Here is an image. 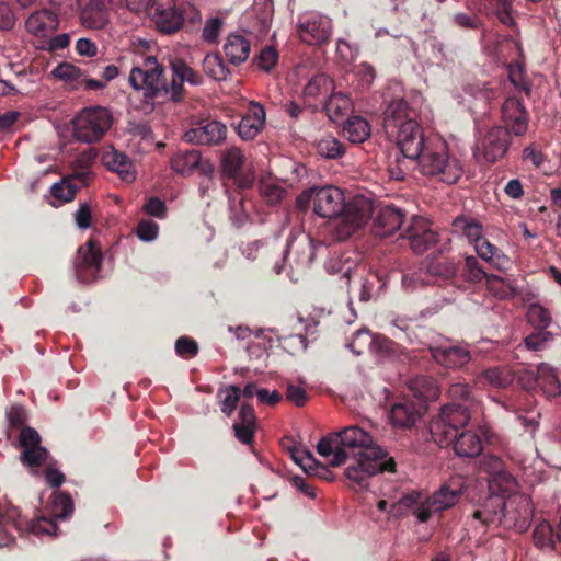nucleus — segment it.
<instances>
[{"instance_id": "f257e3e1", "label": "nucleus", "mask_w": 561, "mask_h": 561, "mask_svg": "<svg viewBox=\"0 0 561 561\" xmlns=\"http://www.w3.org/2000/svg\"><path fill=\"white\" fill-rule=\"evenodd\" d=\"M184 82L201 85L203 77L180 58L169 59L164 66L153 56L142 57L134 65L129 75L130 85L142 91L145 101L181 102L185 95Z\"/></svg>"}, {"instance_id": "f03ea898", "label": "nucleus", "mask_w": 561, "mask_h": 561, "mask_svg": "<svg viewBox=\"0 0 561 561\" xmlns=\"http://www.w3.org/2000/svg\"><path fill=\"white\" fill-rule=\"evenodd\" d=\"M374 204L357 195L345 203L343 192L336 186L314 187V214L335 220L339 240H346L362 228L373 216Z\"/></svg>"}, {"instance_id": "7ed1b4c3", "label": "nucleus", "mask_w": 561, "mask_h": 561, "mask_svg": "<svg viewBox=\"0 0 561 561\" xmlns=\"http://www.w3.org/2000/svg\"><path fill=\"white\" fill-rule=\"evenodd\" d=\"M471 419L468 407L448 403L430 423L433 440L440 447L453 445L459 457L474 458L483 450L481 437L473 431H461Z\"/></svg>"}, {"instance_id": "20e7f679", "label": "nucleus", "mask_w": 561, "mask_h": 561, "mask_svg": "<svg viewBox=\"0 0 561 561\" xmlns=\"http://www.w3.org/2000/svg\"><path fill=\"white\" fill-rule=\"evenodd\" d=\"M317 451L322 457H332L329 460L332 467L345 463L348 458L365 456L377 459L388 456L385 449L374 444L370 434L357 425L323 436L317 445Z\"/></svg>"}, {"instance_id": "39448f33", "label": "nucleus", "mask_w": 561, "mask_h": 561, "mask_svg": "<svg viewBox=\"0 0 561 561\" xmlns=\"http://www.w3.org/2000/svg\"><path fill=\"white\" fill-rule=\"evenodd\" d=\"M415 159L423 175L438 178L447 184H455L462 176L461 162L449 156L446 144L440 140L427 139Z\"/></svg>"}, {"instance_id": "423d86ee", "label": "nucleus", "mask_w": 561, "mask_h": 561, "mask_svg": "<svg viewBox=\"0 0 561 561\" xmlns=\"http://www.w3.org/2000/svg\"><path fill=\"white\" fill-rule=\"evenodd\" d=\"M73 137L81 142L100 141L113 125L107 107L95 105L82 108L72 119Z\"/></svg>"}, {"instance_id": "0eeeda50", "label": "nucleus", "mask_w": 561, "mask_h": 561, "mask_svg": "<svg viewBox=\"0 0 561 561\" xmlns=\"http://www.w3.org/2000/svg\"><path fill=\"white\" fill-rule=\"evenodd\" d=\"M332 22L328 16L311 12L299 19L297 33L308 45H322L329 42Z\"/></svg>"}, {"instance_id": "6e6552de", "label": "nucleus", "mask_w": 561, "mask_h": 561, "mask_svg": "<svg viewBox=\"0 0 561 561\" xmlns=\"http://www.w3.org/2000/svg\"><path fill=\"white\" fill-rule=\"evenodd\" d=\"M102 253L98 242L89 239L78 249L75 260V272L79 282L89 283L94 279L101 270Z\"/></svg>"}, {"instance_id": "1a4fd4ad", "label": "nucleus", "mask_w": 561, "mask_h": 561, "mask_svg": "<svg viewBox=\"0 0 561 561\" xmlns=\"http://www.w3.org/2000/svg\"><path fill=\"white\" fill-rule=\"evenodd\" d=\"M387 135L396 138L402 156L410 159H415V157L420 156L421 149L427 142L422 127L415 119H408L402 127L394 128V130L387 133Z\"/></svg>"}, {"instance_id": "9d476101", "label": "nucleus", "mask_w": 561, "mask_h": 561, "mask_svg": "<svg viewBox=\"0 0 561 561\" xmlns=\"http://www.w3.org/2000/svg\"><path fill=\"white\" fill-rule=\"evenodd\" d=\"M355 463L350 465L345 469V477L362 485L365 480L379 472H394L396 471V461L392 457L389 458H377L371 457H357L354 458Z\"/></svg>"}, {"instance_id": "9b49d317", "label": "nucleus", "mask_w": 561, "mask_h": 561, "mask_svg": "<svg viewBox=\"0 0 561 561\" xmlns=\"http://www.w3.org/2000/svg\"><path fill=\"white\" fill-rule=\"evenodd\" d=\"M510 145V129L496 125L491 127L481 138L480 150L486 162L495 163L505 157Z\"/></svg>"}, {"instance_id": "f8f14e48", "label": "nucleus", "mask_w": 561, "mask_h": 561, "mask_svg": "<svg viewBox=\"0 0 561 561\" xmlns=\"http://www.w3.org/2000/svg\"><path fill=\"white\" fill-rule=\"evenodd\" d=\"M502 119L505 128L515 136H524L529 126V113L522 99L508 96L502 104Z\"/></svg>"}, {"instance_id": "ddd939ff", "label": "nucleus", "mask_w": 561, "mask_h": 561, "mask_svg": "<svg viewBox=\"0 0 561 561\" xmlns=\"http://www.w3.org/2000/svg\"><path fill=\"white\" fill-rule=\"evenodd\" d=\"M171 167L174 172L181 175H191L195 170L208 179L213 178L215 168L209 160H202L198 150L178 151L171 159Z\"/></svg>"}, {"instance_id": "4468645a", "label": "nucleus", "mask_w": 561, "mask_h": 561, "mask_svg": "<svg viewBox=\"0 0 561 561\" xmlns=\"http://www.w3.org/2000/svg\"><path fill=\"white\" fill-rule=\"evenodd\" d=\"M151 10L152 21L159 32L173 34L182 27L184 19L175 5V0H156Z\"/></svg>"}, {"instance_id": "2eb2a0df", "label": "nucleus", "mask_w": 561, "mask_h": 561, "mask_svg": "<svg viewBox=\"0 0 561 561\" xmlns=\"http://www.w3.org/2000/svg\"><path fill=\"white\" fill-rule=\"evenodd\" d=\"M402 237L410 241V247L415 253H424L437 242V233L430 227V222L423 217H413Z\"/></svg>"}, {"instance_id": "dca6fc26", "label": "nucleus", "mask_w": 561, "mask_h": 561, "mask_svg": "<svg viewBox=\"0 0 561 561\" xmlns=\"http://www.w3.org/2000/svg\"><path fill=\"white\" fill-rule=\"evenodd\" d=\"M227 136V127L219 121H208L187 130L183 138L186 142L198 146L220 145Z\"/></svg>"}, {"instance_id": "f3484780", "label": "nucleus", "mask_w": 561, "mask_h": 561, "mask_svg": "<svg viewBox=\"0 0 561 561\" xmlns=\"http://www.w3.org/2000/svg\"><path fill=\"white\" fill-rule=\"evenodd\" d=\"M407 213L393 205L382 206L374 220L373 233L379 238H386L398 231L405 221Z\"/></svg>"}, {"instance_id": "a211bd4d", "label": "nucleus", "mask_w": 561, "mask_h": 561, "mask_svg": "<svg viewBox=\"0 0 561 561\" xmlns=\"http://www.w3.org/2000/svg\"><path fill=\"white\" fill-rule=\"evenodd\" d=\"M91 179L92 173L89 170L77 171L70 176L62 179L60 182L55 183L50 188V194L60 204L70 202L75 198L80 187L76 182H79L81 186H87Z\"/></svg>"}, {"instance_id": "6ab92c4d", "label": "nucleus", "mask_w": 561, "mask_h": 561, "mask_svg": "<svg viewBox=\"0 0 561 561\" xmlns=\"http://www.w3.org/2000/svg\"><path fill=\"white\" fill-rule=\"evenodd\" d=\"M58 26V16L49 9L36 10L25 21L26 31L36 37H49Z\"/></svg>"}, {"instance_id": "aec40b11", "label": "nucleus", "mask_w": 561, "mask_h": 561, "mask_svg": "<svg viewBox=\"0 0 561 561\" xmlns=\"http://www.w3.org/2000/svg\"><path fill=\"white\" fill-rule=\"evenodd\" d=\"M79 18L81 24L90 30H102L110 22V11L103 0H89L80 4Z\"/></svg>"}, {"instance_id": "412c9836", "label": "nucleus", "mask_w": 561, "mask_h": 561, "mask_svg": "<svg viewBox=\"0 0 561 561\" xmlns=\"http://www.w3.org/2000/svg\"><path fill=\"white\" fill-rule=\"evenodd\" d=\"M323 248V244H316L309 236H305L287 244L285 260H290V256L295 255V263L297 267L306 268L313 262L317 250Z\"/></svg>"}, {"instance_id": "4be33fe9", "label": "nucleus", "mask_w": 561, "mask_h": 561, "mask_svg": "<svg viewBox=\"0 0 561 561\" xmlns=\"http://www.w3.org/2000/svg\"><path fill=\"white\" fill-rule=\"evenodd\" d=\"M434 360L448 369L462 368L471 360V353L462 346H436L430 347Z\"/></svg>"}, {"instance_id": "5701e85b", "label": "nucleus", "mask_w": 561, "mask_h": 561, "mask_svg": "<svg viewBox=\"0 0 561 561\" xmlns=\"http://www.w3.org/2000/svg\"><path fill=\"white\" fill-rule=\"evenodd\" d=\"M425 412L424 403H415L405 399L393 404L390 420L396 427L411 428Z\"/></svg>"}, {"instance_id": "b1692460", "label": "nucleus", "mask_w": 561, "mask_h": 561, "mask_svg": "<svg viewBox=\"0 0 561 561\" xmlns=\"http://www.w3.org/2000/svg\"><path fill=\"white\" fill-rule=\"evenodd\" d=\"M489 490L491 492V501L495 502L496 507L505 510L504 497L511 495L516 491L517 481L515 477L508 471L507 467L493 476L488 478Z\"/></svg>"}, {"instance_id": "393cba45", "label": "nucleus", "mask_w": 561, "mask_h": 561, "mask_svg": "<svg viewBox=\"0 0 561 561\" xmlns=\"http://www.w3.org/2000/svg\"><path fill=\"white\" fill-rule=\"evenodd\" d=\"M102 163L104 167L118 174L125 182H133L136 179V171L131 159L122 151L111 148L103 152Z\"/></svg>"}, {"instance_id": "a878e982", "label": "nucleus", "mask_w": 561, "mask_h": 561, "mask_svg": "<svg viewBox=\"0 0 561 561\" xmlns=\"http://www.w3.org/2000/svg\"><path fill=\"white\" fill-rule=\"evenodd\" d=\"M265 124V110L259 103H250L245 115L238 125V133L244 140L254 139Z\"/></svg>"}, {"instance_id": "bb28decb", "label": "nucleus", "mask_w": 561, "mask_h": 561, "mask_svg": "<svg viewBox=\"0 0 561 561\" xmlns=\"http://www.w3.org/2000/svg\"><path fill=\"white\" fill-rule=\"evenodd\" d=\"M423 268L435 282L453 280L456 284L460 265L451 259H432L424 263Z\"/></svg>"}, {"instance_id": "cd10ccee", "label": "nucleus", "mask_w": 561, "mask_h": 561, "mask_svg": "<svg viewBox=\"0 0 561 561\" xmlns=\"http://www.w3.org/2000/svg\"><path fill=\"white\" fill-rule=\"evenodd\" d=\"M222 50L231 65L239 66L249 58L251 43L244 35L230 34L224 44Z\"/></svg>"}, {"instance_id": "c85d7f7f", "label": "nucleus", "mask_w": 561, "mask_h": 561, "mask_svg": "<svg viewBox=\"0 0 561 561\" xmlns=\"http://www.w3.org/2000/svg\"><path fill=\"white\" fill-rule=\"evenodd\" d=\"M409 389L413 397L417 399L416 403H424L425 411L427 410V403L435 401L439 397V387L436 380L430 376H416L409 382Z\"/></svg>"}, {"instance_id": "c756f323", "label": "nucleus", "mask_w": 561, "mask_h": 561, "mask_svg": "<svg viewBox=\"0 0 561 561\" xmlns=\"http://www.w3.org/2000/svg\"><path fill=\"white\" fill-rule=\"evenodd\" d=\"M408 119H412L409 117L408 103L402 99L393 100L383 112V128L386 134L394 130V128L402 127Z\"/></svg>"}, {"instance_id": "7c9ffc66", "label": "nucleus", "mask_w": 561, "mask_h": 561, "mask_svg": "<svg viewBox=\"0 0 561 561\" xmlns=\"http://www.w3.org/2000/svg\"><path fill=\"white\" fill-rule=\"evenodd\" d=\"M538 389L548 398L561 394V385L557 373L546 363L538 365Z\"/></svg>"}, {"instance_id": "2f4dec72", "label": "nucleus", "mask_w": 561, "mask_h": 561, "mask_svg": "<svg viewBox=\"0 0 561 561\" xmlns=\"http://www.w3.org/2000/svg\"><path fill=\"white\" fill-rule=\"evenodd\" d=\"M323 108L328 117L336 122L352 110V102L347 94L334 92L333 90L327 99Z\"/></svg>"}, {"instance_id": "473e14b6", "label": "nucleus", "mask_w": 561, "mask_h": 561, "mask_svg": "<svg viewBox=\"0 0 561 561\" xmlns=\"http://www.w3.org/2000/svg\"><path fill=\"white\" fill-rule=\"evenodd\" d=\"M259 192L263 201L270 206L280 204L287 194V191L271 175L260 179Z\"/></svg>"}, {"instance_id": "72a5a7b5", "label": "nucleus", "mask_w": 561, "mask_h": 561, "mask_svg": "<svg viewBox=\"0 0 561 561\" xmlns=\"http://www.w3.org/2000/svg\"><path fill=\"white\" fill-rule=\"evenodd\" d=\"M480 378L494 388L505 389L513 383L514 371L511 367L501 365L485 369Z\"/></svg>"}, {"instance_id": "f704fd0d", "label": "nucleus", "mask_w": 561, "mask_h": 561, "mask_svg": "<svg viewBox=\"0 0 561 561\" xmlns=\"http://www.w3.org/2000/svg\"><path fill=\"white\" fill-rule=\"evenodd\" d=\"M244 156L239 148L232 147L225 150L220 158V169L224 178L237 176L244 165Z\"/></svg>"}, {"instance_id": "c9c22d12", "label": "nucleus", "mask_w": 561, "mask_h": 561, "mask_svg": "<svg viewBox=\"0 0 561 561\" xmlns=\"http://www.w3.org/2000/svg\"><path fill=\"white\" fill-rule=\"evenodd\" d=\"M343 135L351 142H364L370 136V125L360 116H352L343 126Z\"/></svg>"}, {"instance_id": "e433bc0d", "label": "nucleus", "mask_w": 561, "mask_h": 561, "mask_svg": "<svg viewBox=\"0 0 561 561\" xmlns=\"http://www.w3.org/2000/svg\"><path fill=\"white\" fill-rule=\"evenodd\" d=\"M488 289L500 299H512L520 295V290L514 285L513 280L491 274L486 278Z\"/></svg>"}, {"instance_id": "4c0bfd02", "label": "nucleus", "mask_w": 561, "mask_h": 561, "mask_svg": "<svg viewBox=\"0 0 561 561\" xmlns=\"http://www.w3.org/2000/svg\"><path fill=\"white\" fill-rule=\"evenodd\" d=\"M333 90V80L325 73H318L308 81L304 88V94L306 98L317 99L321 95L327 96Z\"/></svg>"}, {"instance_id": "58836bf2", "label": "nucleus", "mask_w": 561, "mask_h": 561, "mask_svg": "<svg viewBox=\"0 0 561 561\" xmlns=\"http://www.w3.org/2000/svg\"><path fill=\"white\" fill-rule=\"evenodd\" d=\"M491 274H488L478 259L473 255H467L463 260L462 271L459 274L458 278L462 279L467 283H480L482 280L486 282V278Z\"/></svg>"}, {"instance_id": "ea45409f", "label": "nucleus", "mask_w": 561, "mask_h": 561, "mask_svg": "<svg viewBox=\"0 0 561 561\" xmlns=\"http://www.w3.org/2000/svg\"><path fill=\"white\" fill-rule=\"evenodd\" d=\"M203 70L217 81H224L230 75V69L225 65L219 54H207L203 60Z\"/></svg>"}, {"instance_id": "a19ab883", "label": "nucleus", "mask_w": 561, "mask_h": 561, "mask_svg": "<svg viewBox=\"0 0 561 561\" xmlns=\"http://www.w3.org/2000/svg\"><path fill=\"white\" fill-rule=\"evenodd\" d=\"M477 254L484 261L500 266L503 261H507L501 249L492 244L488 239L482 238L474 244Z\"/></svg>"}, {"instance_id": "79ce46f5", "label": "nucleus", "mask_w": 561, "mask_h": 561, "mask_svg": "<svg viewBox=\"0 0 561 561\" xmlns=\"http://www.w3.org/2000/svg\"><path fill=\"white\" fill-rule=\"evenodd\" d=\"M460 495V489H451L450 485H443L433 495V506L436 511H444L455 505Z\"/></svg>"}, {"instance_id": "37998d69", "label": "nucleus", "mask_w": 561, "mask_h": 561, "mask_svg": "<svg viewBox=\"0 0 561 561\" xmlns=\"http://www.w3.org/2000/svg\"><path fill=\"white\" fill-rule=\"evenodd\" d=\"M345 151V146L332 136H325L317 144V152L327 159H339Z\"/></svg>"}, {"instance_id": "c03bdc74", "label": "nucleus", "mask_w": 561, "mask_h": 561, "mask_svg": "<svg viewBox=\"0 0 561 561\" xmlns=\"http://www.w3.org/2000/svg\"><path fill=\"white\" fill-rule=\"evenodd\" d=\"M51 512L54 517L59 519H66L70 517L73 512V501L71 496L66 492H54Z\"/></svg>"}, {"instance_id": "a18cd8bd", "label": "nucleus", "mask_w": 561, "mask_h": 561, "mask_svg": "<svg viewBox=\"0 0 561 561\" xmlns=\"http://www.w3.org/2000/svg\"><path fill=\"white\" fill-rule=\"evenodd\" d=\"M453 227L456 231L466 236L470 242H474V244L482 239V225L476 220L457 217L453 222Z\"/></svg>"}, {"instance_id": "49530a36", "label": "nucleus", "mask_w": 561, "mask_h": 561, "mask_svg": "<svg viewBox=\"0 0 561 561\" xmlns=\"http://www.w3.org/2000/svg\"><path fill=\"white\" fill-rule=\"evenodd\" d=\"M552 535L553 529L548 522L543 520L537 524L533 531L534 545L540 550L545 548H550L553 550L556 548V543L553 541Z\"/></svg>"}, {"instance_id": "de8ad7c7", "label": "nucleus", "mask_w": 561, "mask_h": 561, "mask_svg": "<svg viewBox=\"0 0 561 561\" xmlns=\"http://www.w3.org/2000/svg\"><path fill=\"white\" fill-rule=\"evenodd\" d=\"M224 393L225 397L221 400V412L227 416H231L238 405V402L240 401L241 389L238 386L230 385L225 389L220 388L218 390L217 397L219 398Z\"/></svg>"}, {"instance_id": "09e8293b", "label": "nucleus", "mask_w": 561, "mask_h": 561, "mask_svg": "<svg viewBox=\"0 0 561 561\" xmlns=\"http://www.w3.org/2000/svg\"><path fill=\"white\" fill-rule=\"evenodd\" d=\"M528 322L539 330H547L551 323L549 311L539 304H531L527 312Z\"/></svg>"}, {"instance_id": "8fccbe9b", "label": "nucleus", "mask_w": 561, "mask_h": 561, "mask_svg": "<svg viewBox=\"0 0 561 561\" xmlns=\"http://www.w3.org/2000/svg\"><path fill=\"white\" fill-rule=\"evenodd\" d=\"M47 459L48 450L42 445L30 447V449H25L21 454V461L31 468L42 467L46 463Z\"/></svg>"}, {"instance_id": "3c124183", "label": "nucleus", "mask_w": 561, "mask_h": 561, "mask_svg": "<svg viewBox=\"0 0 561 561\" xmlns=\"http://www.w3.org/2000/svg\"><path fill=\"white\" fill-rule=\"evenodd\" d=\"M552 340L553 335L551 332L536 329L531 334L524 339V343L527 350L539 352L545 350Z\"/></svg>"}, {"instance_id": "603ef678", "label": "nucleus", "mask_w": 561, "mask_h": 561, "mask_svg": "<svg viewBox=\"0 0 561 561\" xmlns=\"http://www.w3.org/2000/svg\"><path fill=\"white\" fill-rule=\"evenodd\" d=\"M325 270L330 274H341V279L344 280L345 286H350V280L353 275L352 262L332 257L325 263Z\"/></svg>"}, {"instance_id": "864d4df0", "label": "nucleus", "mask_w": 561, "mask_h": 561, "mask_svg": "<svg viewBox=\"0 0 561 561\" xmlns=\"http://www.w3.org/2000/svg\"><path fill=\"white\" fill-rule=\"evenodd\" d=\"M53 76L64 81L76 82L78 85L83 76L80 68L69 62L59 64L53 71Z\"/></svg>"}, {"instance_id": "5fc2aeb1", "label": "nucleus", "mask_w": 561, "mask_h": 561, "mask_svg": "<svg viewBox=\"0 0 561 561\" xmlns=\"http://www.w3.org/2000/svg\"><path fill=\"white\" fill-rule=\"evenodd\" d=\"M414 163H416V159H410L405 156L397 158L394 161L389 163L388 172L390 178L397 181H403L411 169V164Z\"/></svg>"}, {"instance_id": "6e6d98bb", "label": "nucleus", "mask_w": 561, "mask_h": 561, "mask_svg": "<svg viewBox=\"0 0 561 561\" xmlns=\"http://www.w3.org/2000/svg\"><path fill=\"white\" fill-rule=\"evenodd\" d=\"M290 456L309 474L312 472L313 467H319V461L306 449L294 447L290 449Z\"/></svg>"}, {"instance_id": "4d7b16f0", "label": "nucleus", "mask_w": 561, "mask_h": 561, "mask_svg": "<svg viewBox=\"0 0 561 561\" xmlns=\"http://www.w3.org/2000/svg\"><path fill=\"white\" fill-rule=\"evenodd\" d=\"M449 397L451 399L450 403L461 404L468 407V412H470V408L472 405L471 400V391L468 385L466 383H454L449 387L448 390Z\"/></svg>"}, {"instance_id": "13d9d810", "label": "nucleus", "mask_w": 561, "mask_h": 561, "mask_svg": "<svg viewBox=\"0 0 561 561\" xmlns=\"http://www.w3.org/2000/svg\"><path fill=\"white\" fill-rule=\"evenodd\" d=\"M479 468L481 472L488 474V478H492L493 476L504 470L506 465L501 457L486 454L482 455L479 462Z\"/></svg>"}, {"instance_id": "bf43d9fd", "label": "nucleus", "mask_w": 561, "mask_h": 561, "mask_svg": "<svg viewBox=\"0 0 561 561\" xmlns=\"http://www.w3.org/2000/svg\"><path fill=\"white\" fill-rule=\"evenodd\" d=\"M25 528L35 535L47 534V535H56L57 533V524L55 520L39 517L36 520L25 522Z\"/></svg>"}, {"instance_id": "052dcab7", "label": "nucleus", "mask_w": 561, "mask_h": 561, "mask_svg": "<svg viewBox=\"0 0 561 561\" xmlns=\"http://www.w3.org/2000/svg\"><path fill=\"white\" fill-rule=\"evenodd\" d=\"M380 279L376 274H368L367 276H360V289L359 299L360 301H369L377 293L379 288Z\"/></svg>"}, {"instance_id": "680f3d73", "label": "nucleus", "mask_w": 561, "mask_h": 561, "mask_svg": "<svg viewBox=\"0 0 561 561\" xmlns=\"http://www.w3.org/2000/svg\"><path fill=\"white\" fill-rule=\"evenodd\" d=\"M278 53L273 47H264L254 59L257 67L264 71H271L277 64Z\"/></svg>"}, {"instance_id": "e2e57ef3", "label": "nucleus", "mask_w": 561, "mask_h": 561, "mask_svg": "<svg viewBox=\"0 0 561 561\" xmlns=\"http://www.w3.org/2000/svg\"><path fill=\"white\" fill-rule=\"evenodd\" d=\"M175 352L181 357L193 358L198 353V344L192 337L181 336L175 342Z\"/></svg>"}, {"instance_id": "0e129e2a", "label": "nucleus", "mask_w": 561, "mask_h": 561, "mask_svg": "<svg viewBox=\"0 0 561 561\" xmlns=\"http://www.w3.org/2000/svg\"><path fill=\"white\" fill-rule=\"evenodd\" d=\"M159 226L150 219H142L138 222L136 233L142 241H153L158 237Z\"/></svg>"}, {"instance_id": "69168bd1", "label": "nucleus", "mask_w": 561, "mask_h": 561, "mask_svg": "<svg viewBox=\"0 0 561 561\" xmlns=\"http://www.w3.org/2000/svg\"><path fill=\"white\" fill-rule=\"evenodd\" d=\"M41 442V436L35 428L27 426L20 431L19 443L23 450L38 446Z\"/></svg>"}, {"instance_id": "338daca9", "label": "nucleus", "mask_w": 561, "mask_h": 561, "mask_svg": "<svg viewBox=\"0 0 561 561\" xmlns=\"http://www.w3.org/2000/svg\"><path fill=\"white\" fill-rule=\"evenodd\" d=\"M286 399L296 407H304L308 402L309 396L302 387L288 383L286 389Z\"/></svg>"}, {"instance_id": "774afa93", "label": "nucleus", "mask_w": 561, "mask_h": 561, "mask_svg": "<svg viewBox=\"0 0 561 561\" xmlns=\"http://www.w3.org/2000/svg\"><path fill=\"white\" fill-rule=\"evenodd\" d=\"M255 430L256 425L245 423L233 424L234 436L239 442L245 445H251L253 443Z\"/></svg>"}]
</instances>
